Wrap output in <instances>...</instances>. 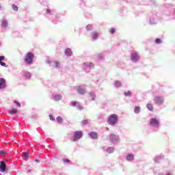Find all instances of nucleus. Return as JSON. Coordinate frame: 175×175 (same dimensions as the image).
<instances>
[{
	"label": "nucleus",
	"mask_w": 175,
	"mask_h": 175,
	"mask_svg": "<svg viewBox=\"0 0 175 175\" xmlns=\"http://www.w3.org/2000/svg\"><path fill=\"white\" fill-rule=\"evenodd\" d=\"M159 20H161V17H159V13L157 12H152L149 14L150 25H157Z\"/></svg>",
	"instance_id": "obj_1"
},
{
	"label": "nucleus",
	"mask_w": 175,
	"mask_h": 175,
	"mask_svg": "<svg viewBox=\"0 0 175 175\" xmlns=\"http://www.w3.org/2000/svg\"><path fill=\"white\" fill-rule=\"evenodd\" d=\"M35 58V55L31 52H28L25 57V62L27 65H32L33 63V59Z\"/></svg>",
	"instance_id": "obj_2"
},
{
	"label": "nucleus",
	"mask_w": 175,
	"mask_h": 175,
	"mask_svg": "<svg viewBox=\"0 0 175 175\" xmlns=\"http://www.w3.org/2000/svg\"><path fill=\"white\" fill-rule=\"evenodd\" d=\"M46 14H49V18H52V22L54 23V24H57V13L55 11H51L50 9H46Z\"/></svg>",
	"instance_id": "obj_3"
},
{
	"label": "nucleus",
	"mask_w": 175,
	"mask_h": 175,
	"mask_svg": "<svg viewBox=\"0 0 175 175\" xmlns=\"http://www.w3.org/2000/svg\"><path fill=\"white\" fill-rule=\"evenodd\" d=\"M118 121V116L116 114H111L108 118L109 125H116Z\"/></svg>",
	"instance_id": "obj_4"
},
{
	"label": "nucleus",
	"mask_w": 175,
	"mask_h": 175,
	"mask_svg": "<svg viewBox=\"0 0 175 175\" xmlns=\"http://www.w3.org/2000/svg\"><path fill=\"white\" fill-rule=\"evenodd\" d=\"M110 142L113 144H117L120 142V138L118 137L117 135L112 133L109 136Z\"/></svg>",
	"instance_id": "obj_5"
},
{
	"label": "nucleus",
	"mask_w": 175,
	"mask_h": 175,
	"mask_svg": "<svg viewBox=\"0 0 175 175\" xmlns=\"http://www.w3.org/2000/svg\"><path fill=\"white\" fill-rule=\"evenodd\" d=\"M131 59L133 62H138L140 59V55L137 52H133L131 54Z\"/></svg>",
	"instance_id": "obj_6"
},
{
	"label": "nucleus",
	"mask_w": 175,
	"mask_h": 175,
	"mask_svg": "<svg viewBox=\"0 0 175 175\" xmlns=\"http://www.w3.org/2000/svg\"><path fill=\"white\" fill-rule=\"evenodd\" d=\"M83 137V132L81 131H76L74 133V139L73 142H76L79 139H81Z\"/></svg>",
	"instance_id": "obj_7"
},
{
	"label": "nucleus",
	"mask_w": 175,
	"mask_h": 175,
	"mask_svg": "<svg viewBox=\"0 0 175 175\" xmlns=\"http://www.w3.org/2000/svg\"><path fill=\"white\" fill-rule=\"evenodd\" d=\"M46 64H48V65H53L54 66H59V62L55 61V60H51V59H48L46 61Z\"/></svg>",
	"instance_id": "obj_8"
},
{
	"label": "nucleus",
	"mask_w": 175,
	"mask_h": 175,
	"mask_svg": "<svg viewBox=\"0 0 175 175\" xmlns=\"http://www.w3.org/2000/svg\"><path fill=\"white\" fill-rule=\"evenodd\" d=\"M154 100L157 105H162L163 103V98L161 96L154 97Z\"/></svg>",
	"instance_id": "obj_9"
},
{
	"label": "nucleus",
	"mask_w": 175,
	"mask_h": 175,
	"mask_svg": "<svg viewBox=\"0 0 175 175\" xmlns=\"http://www.w3.org/2000/svg\"><path fill=\"white\" fill-rule=\"evenodd\" d=\"M150 125H153V126H159V122L156 118L150 119Z\"/></svg>",
	"instance_id": "obj_10"
},
{
	"label": "nucleus",
	"mask_w": 175,
	"mask_h": 175,
	"mask_svg": "<svg viewBox=\"0 0 175 175\" xmlns=\"http://www.w3.org/2000/svg\"><path fill=\"white\" fill-rule=\"evenodd\" d=\"M91 38L92 40H98V38H99V33L96 31H93L90 33Z\"/></svg>",
	"instance_id": "obj_11"
},
{
	"label": "nucleus",
	"mask_w": 175,
	"mask_h": 175,
	"mask_svg": "<svg viewBox=\"0 0 175 175\" xmlns=\"http://www.w3.org/2000/svg\"><path fill=\"white\" fill-rule=\"evenodd\" d=\"M64 54L65 55H66V57H72L73 52L72 51V49H70V48H67L64 51Z\"/></svg>",
	"instance_id": "obj_12"
},
{
	"label": "nucleus",
	"mask_w": 175,
	"mask_h": 175,
	"mask_svg": "<svg viewBox=\"0 0 175 175\" xmlns=\"http://www.w3.org/2000/svg\"><path fill=\"white\" fill-rule=\"evenodd\" d=\"M0 170L3 173L6 172V164L3 161H1Z\"/></svg>",
	"instance_id": "obj_13"
},
{
	"label": "nucleus",
	"mask_w": 175,
	"mask_h": 175,
	"mask_svg": "<svg viewBox=\"0 0 175 175\" xmlns=\"http://www.w3.org/2000/svg\"><path fill=\"white\" fill-rule=\"evenodd\" d=\"M90 137H91V139H98V134L95 132H91L89 134Z\"/></svg>",
	"instance_id": "obj_14"
},
{
	"label": "nucleus",
	"mask_w": 175,
	"mask_h": 175,
	"mask_svg": "<svg viewBox=\"0 0 175 175\" xmlns=\"http://www.w3.org/2000/svg\"><path fill=\"white\" fill-rule=\"evenodd\" d=\"M97 59H98V61H102V59H105V55H103V53H98Z\"/></svg>",
	"instance_id": "obj_15"
},
{
	"label": "nucleus",
	"mask_w": 175,
	"mask_h": 175,
	"mask_svg": "<svg viewBox=\"0 0 175 175\" xmlns=\"http://www.w3.org/2000/svg\"><path fill=\"white\" fill-rule=\"evenodd\" d=\"M8 21L3 20L1 23V28H8Z\"/></svg>",
	"instance_id": "obj_16"
},
{
	"label": "nucleus",
	"mask_w": 175,
	"mask_h": 175,
	"mask_svg": "<svg viewBox=\"0 0 175 175\" xmlns=\"http://www.w3.org/2000/svg\"><path fill=\"white\" fill-rule=\"evenodd\" d=\"M5 81L3 79H0V90L5 88Z\"/></svg>",
	"instance_id": "obj_17"
},
{
	"label": "nucleus",
	"mask_w": 175,
	"mask_h": 175,
	"mask_svg": "<svg viewBox=\"0 0 175 175\" xmlns=\"http://www.w3.org/2000/svg\"><path fill=\"white\" fill-rule=\"evenodd\" d=\"M77 91H78L79 94H80L81 95H84V94L85 92V90H84L83 89V88H81V87L77 88Z\"/></svg>",
	"instance_id": "obj_18"
},
{
	"label": "nucleus",
	"mask_w": 175,
	"mask_h": 175,
	"mask_svg": "<svg viewBox=\"0 0 175 175\" xmlns=\"http://www.w3.org/2000/svg\"><path fill=\"white\" fill-rule=\"evenodd\" d=\"M93 29H94V26H92V25L89 24L86 26V31H93Z\"/></svg>",
	"instance_id": "obj_19"
},
{
	"label": "nucleus",
	"mask_w": 175,
	"mask_h": 175,
	"mask_svg": "<svg viewBox=\"0 0 175 175\" xmlns=\"http://www.w3.org/2000/svg\"><path fill=\"white\" fill-rule=\"evenodd\" d=\"M17 113L18 111H17V109H12L11 110L9 111V113L11 115L17 114Z\"/></svg>",
	"instance_id": "obj_20"
},
{
	"label": "nucleus",
	"mask_w": 175,
	"mask_h": 175,
	"mask_svg": "<svg viewBox=\"0 0 175 175\" xmlns=\"http://www.w3.org/2000/svg\"><path fill=\"white\" fill-rule=\"evenodd\" d=\"M107 152H108V154H113V152H114V148L109 147L107 149Z\"/></svg>",
	"instance_id": "obj_21"
},
{
	"label": "nucleus",
	"mask_w": 175,
	"mask_h": 175,
	"mask_svg": "<svg viewBox=\"0 0 175 175\" xmlns=\"http://www.w3.org/2000/svg\"><path fill=\"white\" fill-rule=\"evenodd\" d=\"M147 109H148V110H150V111H152L154 107L152 106V104H147L146 105Z\"/></svg>",
	"instance_id": "obj_22"
},
{
	"label": "nucleus",
	"mask_w": 175,
	"mask_h": 175,
	"mask_svg": "<svg viewBox=\"0 0 175 175\" xmlns=\"http://www.w3.org/2000/svg\"><path fill=\"white\" fill-rule=\"evenodd\" d=\"M126 159H127V161H133V159H134L133 154L127 155Z\"/></svg>",
	"instance_id": "obj_23"
},
{
	"label": "nucleus",
	"mask_w": 175,
	"mask_h": 175,
	"mask_svg": "<svg viewBox=\"0 0 175 175\" xmlns=\"http://www.w3.org/2000/svg\"><path fill=\"white\" fill-rule=\"evenodd\" d=\"M12 8L14 12H18V7L17 5L12 4Z\"/></svg>",
	"instance_id": "obj_24"
},
{
	"label": "nucleus",
	"mask_w": 175,
	"mask_h": 175,
	"mask_svg": "<svg viewBox=\"0 0 175 175\" xmlns=\"http://www.w3.org/2000/svg\"><path fill=\"white\" fill-rule=\"evenodd\" d=\"M83 66H94V64L92 62H85Z\"/></svg>",
	"instance_id": "obj_25"
},
{
	"label": "nucleus",
	"mask_w": 175,
	"mask_h": 175,
	"mask_svg": "<svg viewBox=\"0 0 175 175\" xmlns=\"http://www.w3.org/2000/svg\"><path fill=\"white\" fill-rule=\"evenodd\" d=\"M61 98H62L61 95L57 94L55 96L54 99H55V100L58 101V100H61Z\"/></svg>",
	"instance_id": "obj_26"
},
{
	"label": "nucleus",
	"mask_w": 175,
	"mask_h": 175,
	"mask_svg": "<svg viewBox=\"0 0 175 175\" xmlns=\"http://www.w3.org/2000/svg\"><path fill=\"white\" fill-rule=\"evenodd\" d=\"M29 157V154L27 153V152H23V158H24V159H27V158Z\"/></svg>",
	"instance_id": "obj_27"
},
{
	"label": "nucleus",
	"mask_w": 175,
	"mask_h": 175,
	"mask_svg": "<svg viewBox=\"0 0 175 175\" xmlns=\"http://www.w3.org/2000/svg\"><path fill=\"white\" fill-rule=\"evenodd\" d=\"M57 122H59V124H62V122H64V120H62V118H61V116H58L57 118Z\"/></svg>",
	"instance_id": "obj_28"
},
{
	"label": "nucleus",
	"mask_w": 175,
	"mask_h": 175,
	"mask_svg": "<svg viewBox=\"0 0 175 175\" xmlns=\"http://www.w3.org/2000/svg\"><path fill=\"white\" fill-rule=\"evenodd\" d=\"M109 33L111 34V35H114V33H116V29H114L113 27L109 29Z\"/></svg>",
	"instance_id": "obj_29"
},
{
	"label": "nucleus",
	"mask_w": 175,
	"mask_h": 175,
	"mask_svg": "<svg viewBox=\"0 0 175 175\" xmlns=\"http://www.w3.org/2000/svg\"><path fill=\"white\" fill-rule=\"evenodd\" d=\"M135 113H140V107H135L134 109Z\"/></svg>",
	"instance_id": "obj_30"
},
{
	"label": "nucleus",
	"mask_w": 175,
	"mask_h": 175,
	"mask_svg": "<svg viewBox=\"0 0 175 175\" xmlns=\"http://www.w3.org/2000/svg\"><path fill=\"white\" fill-rule=\"evenodd\" d=\"M155 43L157 44H161V43H162V40H161V38H157L155 40Z\"/></svg>",
	"instance_id": "obj_31"
},
{
	"label": "nucleus",
	"mask_w": 175,
	"mask_h": 175,
	"mask_svg": "<svg viewBox=\"0 0 175 175\" xmlns=\"http://www.w3.org/2000/svg\"><path fill=\"white\" fill-rule=\"evenodd\" d=\"M131 95H132V92L130 91L124 92V96H131Z\"/></svg>",
	"instance_id": "obj_32"
},
{
	"label": "nucleus",
	"mask_w": 175,
	"mask_h": 175,
	"mask_svg": "<svg viewBox=\"0 0 175 175\" xmlns=\"http://www.w3.org/2000/svg\"><path fill=\"white\" fill-rule=\"evenodd\" d=\"M25 77H26V79H31V73L27 72L25 74Z\"/></svg>",
	"instance_id": "obj_33"
},
{
	"label": "nucleus",
	"mask_w": 175,
	"mask_h": 175,
	"mask_svg": "<svg viewBox=\"0 0 175 175\" xmlns=\"http://www.w3.org/2000/svg\"><path fill=\"white\" fill-rule=\"evenodd\" d=\"M79 102H72V106L73 107H75V106H78V105H79Z\"/></svg>",
	"instance_id": "obj_34"
},
{
	"label": "nucleus",
	"mask_w": 175,
	"mask_h": 175,
	"mask_svg": "<svg viewBox=\"0 0 175 175\" xmlns=\"http://www.w3.org/2000/svg\"><path fill=\"white\" fill-rule=\"evenodd\" d=\"M6 154H7L6 151L0 150V155H3V157H4V155H6Z\"/></svg>",
	"instance_id": "obj_35"
},
{
	"label": "nucleus",
	"mask_w": 175,
	"mask_h": 175,
	"mask_svg": "<svg viewBox=\"0 0 175 175\" xmlns=\"http://www.w3.org/2000/svg\"><path fill=\"white\" fill-rule=\"evenodd\" d=\"M14 103L16 104V106L18 107H21V104H20V103L18 101H14Z\"/></svg>",
	"instance_id": "obj_36"
},
{
	"label": "nucleus",
	"mask_w": 175,
	"mask_h": 175,
	"mask_svg": "<svg viewBox=\"0 0 175 175\" xmlns=\"http://www.w3.org/2000/svg\"><path fill=\"white\" fill-rule=\"evenodd\" d=\"M77 109H79V110H83V106L80 105V103L77 105Z\"/></svg>",
	"instance_id": "obj_37"
},
{
	"label": "nucleus",
	"mask_w": 175,
	"mask_h": 175,
	"mask_svg": "<svg viewBox=\"0 0 175 175\" xmlns=\"http://www.w3.org/2000/svg\"><path fill=\"white\" fill-rule=\"evenodd\" d=\"M0 65L1 66H6V63L3 62H0Z\"/></svg>",
	"instance_id": "obj_38"
},
{
	"label": "nucleus",
	"mask_w": 175,
	"mask_h": 175,
	"mask_svg": "<svg viewBox=\"0 0 175 175\" xmlns=\"http://www.w3.org/2000/svg\"><path fill=\"white\" fill-rule=\"evenodd\" d=\"M82 124L83 125H86V124H88V120H83Z\"/></svg>",
	"instance_id": "obj_39"
},
{
	"label": "nucleus",
	"mask_w": 175,
	"mask_h": 175,
	"mask_svg": "<svg viewBox=\"0 0 175 175\" xmlns=\"http://www.w3.org/2000/svg\"><path fill=\"white\" fill-rule=\"evenodd\" d=\"M49 118H50V120H51V121H54V117H53V115H51V114H50L49 115Z\"/></svg>",
	"instance_id": "obj_40"
},
{
	"label": "nucleus",
	"mask_w": 175,
	"mask_h": 175,
	"mask_svg": "<svg viewBox=\"0 0 175 175\" xmlns=\"http://www.w3.org/2000/svg\"><path fill=\"white\" fill-rule=\"evenodd\" d=\"M3 59H5V56H0V62H1V61H3Z\"/></svg>",
	"instance_id": "obj_41"
},
{
	"label": "nucleus",
	"mask_w": 175,
	"mask_h": 175,
	"mask_svg": "<svg viewBox=\"0 0 175 175\" xmlns=\"http://www.w3.org/2000/svg\"><path fill=\"white\" fill-rule=\"evenodd\" d=\"M116 85H121V83L120 82H116Z\"/></svg>",
	"instance_id": "obj_42"
},
{
	"label": "nucleus",
	"mask_w": 175,
	"mask_h": 175,
	"mask_svg": "<svg viewBox=\"0 0 175 175\" xmlns=\"http://www.w3.org/2000/svg\"><path fill=\"white\" fill-rule=\"evenodd\" d=\"M0 10H2V5L0 4Z\"/></svg>",
	"instance_id": "obj_43"
},
{
	"label": "nucleus",
	"mask_w": 175,
	"mask_h": 175,
	"mask_svg": "<svg viewBox=\"0 0 175 175\" xmlns=\"http://www.w3.org/2000/svg\"><path fill=\"white\" fill-rule=\"evenodd\" d=\"M92 99V100H95V96L93 97Z\"/></svg>",
	"instance_id": "obj_44"
},
{
	"label": "nucleus",
	"mask_w": 175,
	"mask_h": 175,
	"mask_svg": "<svg viewBox=\"0 0 175 175\" xmlns=\"http://www.w3.org/2000/svg\"><path fill=\"white\" fill-rule=\"evenodd\" d=\"M107 131H109V128H107Z\"/></svg>",
	"instance_id": "obj_45"
}]
</instances>
